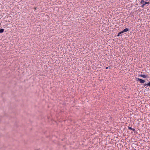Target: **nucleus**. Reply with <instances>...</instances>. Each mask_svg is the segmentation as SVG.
I'll return each instance as SVG.
<instances>
[{
  "label": "nucleus",
  "mask_w": 150,
  "mask_h": 150,
  "mask_svg": "<svg viewBox=\"0 0 150 150\" xmlns=\"http://www.w3.org/2000/svg\"><path fill=\"white\" fill-rule=\"evenodd\" d=\"M141 3L142 4L141 6L142 8H143L146 4H148V6L150 4L149 2H145L144 0H141Z\"/></svg>",
  "instance_id": "obj_1"
},
{
  "label": "nucleus",
  "mask_w": 150,
  "mask_h": 150,
  "mask_svg": "<svg viewBox=\"0 0 150 150\" xmlns=\"http://www.w3.org/2000/svg\"><path fill=\"white\" fill-rule=\"evenodd\" d=\"M137 81H139L141 83H143L145 82V81L144 80L141 79L139 78H136Z\"/></svg>",
  "instance_id": "obj_2"
},
{
  "label": "nucleus",
  "mask_w": 150,
  "mask_h": 150,
  "mask_svg": "<svg viewBox=\"0 0 150 150\" xmlns=\"http://www.w3.org/2000/svg\"><path fill=\"white\" fill-rule=\"evenodd\" d=\"M147 76V75H144V74H140L139 75V76H141L144 78H146Z\"/></svg>",
  "instance_id": "obj_3"
},
{
  "label": "nucleus",
  "mask_w": 150,
  "mask_h": 150,
  "mask_svg": "<svg viewBox=\"0 0 150 150\" xmlns=\"http://www.w3.org/2000/svg\"><path fill=\"white\" fill-rule=\"evenodd\" d=\"M129 30L127 28H126L125 29H124L122 31V32L123 33H124L125 32H126L129 31Z\"/></svg>",
  "instance_id": "obj_4"
},
{
  "label": "nucleus",
  "mask_w": 150,
  "mask_h": 150,
  "mask_svg": "<svg viewBox=\"0 0 150 150\" xmlns=\"http://www.w3.org/2000/svg\"><path fill=\"white\" fill-rule=\"evenodd\" d=\"M149 86L150 87V81H149V83H145L144 84V86Z\"/></svg>",
  "instance_id": "obj_5"
},
{
  "label": "nucleus",
  "mask_w": 150,
  "mask_h": 150,
  "mask_svg": "<svg viewBox=\"0 0 150 150\" xmlns=\"http://www.w3.org/2000/svg\"><path fill=\"white\" fill-rule=\"evenodd\" d=\"M128 128L129 129L132 130L134 131L135 130V129H134L132 128L131 127H128Z\"/></svg>",
  "instance_id": "obj_6"
},
{
  "label": "nucleus",
  "mask_w": 150,
  "mask_h": 150,
  "mask_svg": "<svg viewBox=\"0 0 150 150\" xmlns=\"http://www.w3.org/2000/svg\"><path fill=\"white\" fill-rule=\"evenodd\" d=\"M122 33H123L122 32V31L119 33L118 35H117V36L118 37L119 36H120V34H121Z\"/></svg>",
  "instance_id": "obj_7"
},
{
  "label": "nucleus",
  "mask_w": 150,
  "mask_h": 150,
  "mask_svg": "<svg viewBox=\"0 0 150 150\" xmlns=\"http://www.w3.org/2000/svg\"><path fill=\"white\" fill-rule=\"evenodd\" d=\"M4 31V29H0V33H2Z\"/></svg>",
  "instance_id": "obj_8"
},
{
  "label": "nucleus",
  "mask_w": 150,
  "mask_h": 150,
  "mask_svg": "<svg viewBox=\"0 0 150 150\" xmlns=\"http://www.w3.org/2000/svg\"><path fill=\"white\" fill-rule=\"evenodd\" d=\"M108 67H106V68H105V69H108Z\"/></svg>",
  "instance_id": "obj_9"
},
{
  "label": "nucleus",
  "mask_w": 150,
  "mask_h": 150,
  "mask_svg": "<svg viewBox=\"0 0 150 150\" xmlns=\"http://www.w3.org/2000/svg\"><path fill=\"white\" fill-rule=\"evenodd\" d=\"M121 35V36H122V35Z\"/></svg>",
  "instance_id": "obj_10"
}]
</instances>
